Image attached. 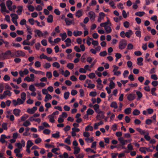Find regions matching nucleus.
Returning <instances> with one entry per match:
<instances>
[{"instance_id":"obj_1","label":"nucleus","mask_w":158,"mask_h":158,"mask_svg":"<svg viewBox=\"0 0 158 158\" xmlns=\"http://www.w3.org/2000/svg\"><path fill=\"white\" fill-rule=\"evenodd\" d=\"M127 41L124 39L121 40L119 43V48L121 50L124 49L127 45Z\"/></svg>"},{"instance_id":"obj_2","label":"nucleus","mask_w":158,"mask_h":158,"mask_svg":"<svg viewBox=\"0 0 158 158\" xmlns=\"http://www.w3.org/2000/svg\"><path fill=\"white\" fill-rule=\"evenodd\" d=\"M10 56L11 57H14V52H11V51L8 50L6 52L3 54V57L4 59H8L9 57L8 56Z\"/></svg>"},{"instance_id":"obj_3","label":"nucleus","mask_w":158,"mask_h":158,"mask_svg":"<svg viewBox=\"0 0 158 158\" xmlns=\"http://www.w3.org/2000/svg\"><path fill=\"white\" fill-rule=\"evenodd\" d=\"M26 54L24 52L22 51L18 50L14 52V55L15 57H18L19 56H24Z\"/></svg>"},{"instance_id":"obj_4","label":"nucleus","mask_w":158,"mask_h":158,"mask_svg":"<svg viewBox=\"0 0 158 158\" xmlns=\"http://www.w3.org/2000/svg\"><path fill=\"white\" fill-rule=\"evenodd\" d=\"M98 114H98L97 116V119L98 120H100L101 119H103L105 117L104 113L102 111H100L98 112Z\"/></svg>"},{"instance_id":"obj_5","label":"nucleus","mask_w":158,"mask_h":158,"mask_svg":"<svg viewBox=\"0 0 158 158\" xmlns=\"http://www.w3.org/2000/svg\"><path fill=\"white\" fill-rule=\"evenodd\" d=\"M89 15L90 19L94 21L96 17V15L95 13L93 11H90L89 12Z\"/></svg>"},{"instance_id":"obj_6","label":"nucleus","mask_w":158,"mask_h":158,"mask_svg":"<svg viewBox=\"0 0 158 158\" xmlns=\"http://www.w3.org/2000/svg\"><path fill=\"white\" fill-rule=\"evenodd\" d=\"M107 20L105 23H103L100 24V26L101 27H106L108 26L111 25V23L108 18H107Z\"/></svg>"},{"instance_id":"obj_7","label":"nucleus","mask_w":158,"mask_h":158,"mask_svg":"<svg viewBox=\"0 0 158 158\" xmlns=\"http://www.w3.org/2000/svg\"><path fill=\"white\" fill-rule=\"evenodd\" d=\"M6 4L9 10L10 11L12 10L11 6L12 4V2L10 0H8L6 2Z\"/></svg>"},{"instance_id":"obj_8","label":"nucleus","mask_w":158,"mask_h":158,"mask_svg":"<svg viewBox=\"0 0 158 158\" xmlns=\"http://www.w3.org/2000/svg\"><path fill=\"white\" fill-rule=\"evenodd\" d=\"M111 25L108 26L106 27H104V29L106 31V34L110 33L112 31V29L111 27Z\"/></svg>"},{"instance_id":"obj_9","label":"nucleus","mask_w":158,"mask_h":158,"mask_svg":"<svg viewBox=\"0 0 158 158\" xmlns=\"http://www.w3.org/2000/svg\"><path fill=\"white\" fill-rule=\"evenodd\" d=\"M20 112L21 111L19 109H15L13 110V113L15 116H18L20 115Z\"/></svg>"},{"instance_id":"obj_10","label":"nucleus","mask_w":158,"mask_h":158,"mask_svg":"<svg viewBox=\"0 0 158 158\" xmlns=\"http://www.w3.org/2000/svg\"><path fill=\"white\" fill-rule=\"evenodd\" d=\"M118 140L120 142L122 145H124L127 143V140H124L123 137H120L118 139Z\"/></svg>"},{"instance_id":"obj_11","label":"nucleus","mask_w":158,"mask_h":158,"mask_svg":"<svg viewBox=\"0 0 158 158\" xmlns=\"http://www.w3.org/2000/svg\"><path fill=\"white\" fill-rule=\"evenodd\" d=\"M33 117H31L29 118L28 120L31 121H35L37 122L38 123H40L41 122V119L40 118H34Z\"/></svg>"},{"instance_id":"obj_12","label":"nucleus","mask_w":158,"mask_h":158,"mask_svg":"<svg viewBox=\"0 0 158 158\" xmlns=\"http://www.w3.org/2000/svg\"><path fill=\"white\" fill-rule=\"evenodd\" d=\"M135 95L134 94H130L127 97V99L129 101H132L135 98Z\"/></svg>"},{"instance_id":"obj_13","label":"nucleus","mask_w":158,"mask_h":158,"mask_svg":"<svg viewBox=\"0 0 158 158\" xmlns=\"http://www.w3.org/2000/svg\"><path fill=\"white\" fill-rule=\"evenodd\" d=\"M17 8L18 10L16 11V13L18 15H20L21 14L23 10V6H18Z\"/></svg>"},{"instance_id":"obj_14","label":"nucleus","mask_w":158,"mask_h":158,"mask_svg":"<svg viewBox=\"0 0 158 158\" xmlns=\"http://www.w3.org/2000/svg\"><path fill=\"white\" fill-rule=\"evenodd\" d=\"M82 12L81 10H78L76 13V16L78 18H80L82 15Z\"/></svg>"},{"instance_id":"obj_15","label":"nucleus","mask_w":158,"mask_h":158,"mask_svg":"<svg viewBox=\"0 0 158 158\" xmlns=\"http://www.w3.org/2000/svg\"><path fill=\"white\" fill-rule=\"evenodd\" d=\"M0 6L1 7V11L3 12L6 11V8L5 4L4 2H2L0 4Z\"/></svg>"},{"instance_id":"obj_16","label":"nucleus","mask_w":158,"mask_h":158,"mask_svg":"<svg viewBox=\"0 0 158 158\" xmlns=\"http://www.w3.org/2000/svg\"><path fill=\"white\" fill-rule=\"evenodd\" d=\"M47 21L48 23H52L53 22V17L52 15H50L48 16Z\"/></svg>"},{"instance_id":"obj_17","label":"nucleus","mask_w":158,"mask_h":158,"mask_svg":"<svg viewBox=\"0 0 158 158\" xmlns=\"http://www.w3.org/2000/svg\"><path fill=\"white\" fill-rule=\"evenodd\" d=\"M133 34V32L132 31L130 30H128V31L127 32L125 33V36H126L128 38H129Z\"/></svg>"},{"instance_id":"obj_18","label":"nucleus","mask_w":158,"mask_h":158,"mask_svg":"<svg viewBox=\"0 0 158 158\" xmlns=\"http://www.w3.org/2000/svg\"><path fill=\"white\" fill-rule=\"evenodd\" d=\"M137 64L138 65L140 66L143 65L142 62L143 60V59L142 57H139L137 59Z\"/></svg>"},{"instance_id":"obj_19","label":"nucleus","mask_w":158,"mask_h":158,"mask_svg":"<svg viewBox=\"0 0 158 158\" xmlns=\"http://www.w3.org/2000/svg\"><path fill=\"white\" fill-rule=\"evenodd\" d=\"M110 106L114 109H117L118 107L117 104L115 102H112L110 104Z\"/></svg>"},{"instance_id":"obj_20","label":"nucleus","mask_w":158,"mask_h":158,"mask_svg":"<svg viewBox=\"0 0 158 158\" xmlns=\"http://www.w3.org/2000/svg\"><path fill=\"white\" fill-rule=\"evenodd\" d=\"M34 32L36 33L39 37H40V36H43V33L42 32L39 30H35L34 31Z\"/></svg>"},{"instance_id":"obj_21","label":"nucleus","mask_w":158,"mask_h":158,"mask_svg":"<svg viewBox=\"0 0 158 158\" xmlns=\"http://www.w3.org/2000/svg\"><path fill=\"white\" fill-rule=\"evenodd\" d=\"M73 33L74 35L76 37L81 35L82 34V32L80 31H74Z\"/></svg>"},{"instance_id":"obj_22","label":"nucleus","mask_w":158,"mask_h":158,"mask_svg":"<svg viewBox=\"0 0 158 158\" xmlns=\"http://www.w3.org/2000/svg\"><path fill=\"white\" fill-rule=\"evenodd\" d=\"M10 16L12 18L11 20L17 19L19 18V17L16 14H11Z\"/></svg>"},{"instance_id":"obj_23","label":"nucleus","mask_w":158,"mask_h":158,"mask_svg":"<svg viewBox=\"0 0 158 158\" xmlns=\"http://www.w3.org/2000/svg\"><path fill=\"white\" fill-rule=\"evenodd\" d=\"M74 151L73 152V153L74 154L76 155L78 154L80 152V149L78 147H74Z\"/></svg>"},{"instance_id":"obj_24","label":"nucleus","mask_w":158,"mask_h":158,"mask_svg":"<svg viewBox=\"0 0 158 158\" xmlns=\"http://www.w3.org/2000/svg\"><path fill=\"white\" fill-rule=\"evenodd\" d=\"M65 21L67 25H70L72 23L71 20L69 19L68 18H66L65 19Z\"/></svg>"},{"instance_id":"obj_25","label":"nucleus","mask_w":158,"mask_h":158,"mask_svg":"<svg viewBox=\"0 0 158 158\" xmlns=\"http://www.w3.org/2000/svg\"><path fill=\"white\" fill-rule=\"evenodd\" d=\"M136 130L139 132L140 134L143 135H144L146 133L145 131L142 130V129L139 128H137L136 129Z\"/></svg>"},{"instance_id":"obj_26","label":"nucleus","mask_w":158,"mask_h":158,"mask_svg":"<svg viewBox=\"0 0 158 158\" xmlns=\"http://www.w3.org/2000/svg\"><path fill=\"white\" fill-rule=\"evenodd\" d=\"M93 130V127L92 126L90 125H88L86 126L85 128V130L86 131H88L89 130L92 131Z\"/></svg>"},{"instance_id":"obj_27","label":"nucleus","mask_w":158,"mask_h":158,"mask_svg":"<svg viewBox=\"0 0 158 158\" xmlns=\"http://www.w3.org/2000/svg\"><path fill=\"white\" fill-rule=\"evenodd\" d=\"M11 92L9 90H6L3 92V94L5 96L6 95H8L9 96H10L11 95Z\"/></svg>"},{"instance_id":"obj_28","label":"nucleus","mask_w":158,"mask_h":158,"mask_svg":"<svg viewBox=\"0 0 158 158\" xmlns=\"http://www.w3.org/2000/svg\"><path fill=\"white\" fill-rule=\"evenodd\" d=\"M26 94L24 92H22L21 94V99L25 101L26 99Z\"/></svg>"},{"instance_id":"obj_29","label":"nucleus","mask_w":158,"mask_h":158,"mask_svg":"<svg viewBox=\"0 0 158 158\" xmlns=\"http://www.w3.org/2000/svg\"><path fill=\"white\" fill-rule=\"evenodd\" d=\"M60 36H61L62 38V40H65L67 37L66 34L65 32L63 33L60 34Z\"/></svg>"},{"instance_id":"obj_30","label":"nucleus","mask_w":158,"mask_h":158,"mask_svg":"<svg viewBox=\"0 0 158 158\" xmlns=\"http://www.w3.org/2000/svg\"><path fill=\"white\" fill-rule=\"evenodd\" d=\"M60 136V132L59 131H57L56 133L53 134L52 135V137L55 138H59Z\"/></svg>"},{"instance_id":"obj_31","label":"nucleus","mask_w":158,"mask_h":158,"mask_svg":"<svg viewBox=\"0 0 158 158\" xmlns=\"http://www.w3.org/2000/svg\"><path fill=\"white\" fill-rule=\"evenodd\" d=\"M131 109L128 108L124 110V113L127 114H129L131 113Z\"/></svg>"},{"instance_id":"obj_32","label":"nucleus","mask_w":158,"mask_h":158,"mask_svg":"<svg viewBox=\"0 0 158 158\" xmlns=\"http://www.w3.org/2000/svg\"><path fill=\"white\" fill-rule=\"evenodd\" d=\"M145 14V12H137L135 13V15L136 16H143Z\"/></svg>"},{"instance_id":"obj_33","label":"nucleus","mask_w":158,"mask_h":158,"mask_svg":"<svg viewBox=\"0 0 158 158\" xmlns=\"http://www.w3.org/2000/svg\"><path fill=\"white\" fill-rule=\"evenodd\" d=\"M86 113L89 115H92L94 113V110L90 108L88 109L86 112Z\"/></svg>"},{"instance_id":"obj_34","label":"nucleus","mask_w":158,"mask_h":158,"mask_svg":"<svg viewBox=\"0 0 158 158\" xmlns=\"http://www.w3.org/2000/svg\"><path fill=\"white\" fill-rule=\"evenodd\" d=\"M33 145V143H32L31 140H28L27 143V147L30 148Z\"/></svg>"},{"instance_id":"obj_35","label":"nucleus","mask_w":158,"mask_h":158,"mask_svg":"<svg viewBox=\"0 0 158 158\" xmlns=\"http://www.w3.org/2000/svg\"><path fill=\"white\" fill-rule=\"evenodd\" d=\"M140 113V111L137 109L134 110L132 112L133 114L134 115H139Z\"/></svg>"},{"instance_id":"obj_36","label":"nucleus","mask_w":158,"mask_h":158,"mask_svg":"<svg viewBox=\"0 0 158 158\" xmlns=\"http://www.w3.org/2000/svg\"><path fill=\"white\" fill-rule=\"evenodd\" d=\"M115 86V83L112 80H111L110 83L109 87L110 89H112L114 88Z\"/></svg>"},{"instance_id":"obj_37","label":"nucleus","mask_w":158,"mask_h":158,"mask_svg":"<svg viewBox=\"0 0 158 158\" xmlns=\"http://www.w3.org/2000/svg\"><path fill=\"white\" fill-rule=\"evenodd\" d=\"M31 124V123L28 121V120H26L25 122L23 123V125L24 127H27L28 126L30 125Z\"/></svg>"},{"instance_id":"obj_38","label":"nucleus","mask_w":158,"mask_h":158,"mask_svg":"<svg viewBox=\"0 0 158 158\" xmlns=\"http://www.w3.org/2000/svg\"><path fill=\"white\" fill-rule=\"evenodd\" d=\"M53 67H56L57 68L59 69L60 67V65L57 62H55L52 64Z\"/></svg>"},{"instance_id":"obj_39","label":"nucleus","mask_w":158,"mask_h":158,"mask_svg":"<svg viewBox=\"0 0 158 158\" xmlns=\"http://www.w3.org/2000/svg\"><path fill=\"white\" fill-rule=\"evenodd\" d=\"M67 67L69 69H72L74 68V64L73 63H69L67 64Z\"/></svg>"},{"instance_id":"obj_40","label":"nucleus","mask_w":158,"mask_h":158,"mask_svg":"<svg viewBox=\"0 0 158 158\" xmlns=\"http://www.w3.org/2000/svg\"><path fill=\"white\" fill-rule=\"evenodd\" d=\"M48 118L49 119L50 121L52 123H53L55 121L54 116H52L51 115H49L48 117Z\"/></svg>"},{"instance_id":"obj_41","label":"nucleus","mask_w":158,"mask_h":158,"mask_svg":"<svg viewBox=\"0 0 158 158\" xmlns=\"http://www.w3.org/2000/svg\"><path fill=\"white\" fill-rule=\"evenodd\" d=\"M107 54V53L106 51L102 52L99 53V55L101 56H105Z\"/></svg>"},{"instance_id":"obj_42","label":"nucleus","mask_w":158,"mask_h":158,"mask_svg":"<svg viewBox=\"0 0 158 158\" xmlns=\"http://www.w3.org/2000/svg\"><path fill=\"white\" fill-rule=\"evenodd\" d=\"M29 89L32 92H35L36 90L35 87L33 85H31L29 86Z\"/></svg>"},{"instance_id":"obj_43","label":"nucleus","mask_w":158,"mask_h":158,"mask_svg":"<svg viewBox=\"0 0 158 158\" xmlns=\"http://www.w3.org/2000/svg\"><path fill=\"white\" fill-rule=\"evenodd\" d=\"M46 76L49 79H50L52 77V74L51 72H47L46 73Z\"/></svg>"},{"instance_id":"obj_44","label":"nucleus","mask_w":158,"mask_h":158,"mask_svg":"<svg viewBox=\"0 0 158 158\" xmlns=\"http://www.w3.org/2000/svg\"><path fill=\"white\" fill-rule=\"evenodd\" d=\"M27 8L28 10L31 12L35 10L34 7L32 5H29L28 6H27Z\"/></svg>"},{"instance_id":"obj_45","label":"nucleus","mask_w":158,"mask_h":158,"mask_svg":"<svg viewBox=\"0 0 158 158\" xmlns=\"http://www.w3.org/2000/svg\"><path fill=\"white\" fill-rule=\"evenodd\" d=\"M156 90V89L155 88H152L151 89V92L152 94L153 95L156 96L157 94L155 92V91Z\"/></svg>"},{"instance_id":"obj_46","label":"nucleus","mask_w":158,"mask_h":158,"mask_svg":"<svg viewBox=\"0 0 158 158\" xmlns=\"http://www.w3.org/2000/svg\"><path fill=\"white\" fill-rule=\"evenodd\" d=\"M7 123H3L2 125V127L4 130H6L7 129Z\"/></svg>"},{"instance_id":"obj_47","label":"nucleus","mask_w":158,"mask_h":158,"mask_svg":"<svg viewBox=\"0 0 158 158\" xmlns=\"http://www.w3.org/2000/svg\"><path fill=\"white\" fill-rule=\"evenodd\" d=\"M35 65L36 67H40L41 66L40 62L38 61H36L35 63Z\"/></svg>"},{"instance_id":"obj_48","label":"nucleus","mask_w":158,"mask_h":158,"mask_svg":"<svg viewBox=\"0 0 158 158\" xmlns=\"http://www.w3.org/2000/svg\"><path fill=\"white\" fill-rule=\"evenodd\" d=\"M69 93L68 92H66L64 93V98L65 99H67L69 96Z\"/></svg>"},{"instance_id":"obj_49","label":"nucleus","mask_w":158,"mask_h":158,"mask_svg":"<svg viewBox=\"0 0 158 158\" xmlns=\"http://www.w3.org/2000/svg\"><path fill=\"white\" fill-rule=\"evenodd\" d=\"M86 75H80L79 77V79L80 80H84L86 79Z\"/></svg>"},{"instance_id":"obj_50","label":"nucleus","mask_w":158,"mask_h":158,"mask_svg":"<svg viewBox=\"0 0 158 158\" xmlns=\"http://www.w3.org/2000/svg\"><path fill=\"white\" fill-rule=\"evenodd\" d=\"M51 66V64L49 63H47L44 66V67L45 69L49 68Z\"/></svg>"},{"instance_id":"obj_51","label":"nucleus","mask_w":158,"mask_h":158,"mask_svg":"<svg viewBox=\"0 0 158 158\" xmlns=\"http://www.w3.org/2000/svg\"><path fill=\"white\" fill-rule=\"evenodd\" d=\"M26 21L24 19H23L21 20L20 22V24L21 25H26Z\"/></svg>"},{"instance_id":"obj_52","label":"nucleus","mask_w":158,"mask_h":158,"mask_svg":"<svg viewBox=\"0 0 158 158\" xmlns=\"http://www.w3.org/2000/svg\"><path fill=\"white\" fill-rule=\"evenodd\" d=\"M89 95L91 96L94 97L96 96L97 93L95 91H92L90 93Z\"/></svg>"},{"instance_id":"obj_53","label":"nucleus","mask_w":158,"mask_h":158,"mask_svg":"<svg viewBox=\"0 0 158 158\" xmlns=\"http://www.w3.org/2000/svg\"><path fill=\"white\" fill-rule=\"evenodd\" d=\"M145 148L146 147H141L140 148L139 150L142 152L146 154V152L145 150Z\"/></svg>"},{"instance_id":"obj_54","label":"nucleus","mask_w":158,"mask_h":158,"mask_svg":"<svg viewBox=\"0 0 158 158\" xmlns=\"http://www.w3.org/2000/svg\"><path fill=\"white\" fill-rule=\"evenodd\" d=\"M129 23L127 21H125L123 23L124 26L126 28H128L129 26Z\"/></svg>"},{"instance_id":"obj_55","label":"nucleus","mask_w":158,"mask_h":158,"mask_svg":"<svg viewBox=\"0 0 158 158\" xmlns=\"http://www.w3.org/2000/svg\"><path fill=\"white\" fill-rule=\"evenodd\" d=\"M95 87V85L94 84H88V85L87 87L89 89H93Z\"/></svg>"},{"instance_id":"obj_56","label":"nucleus","mask_w":158,"mask_h":158,"mask_svg":"<svg viewBox=\"0 0 158 158\" xmlns=\"http://www.w3.org/2000/svg\"><path fill=\"white\" fill-rule=\"evenodd\" d=\"M1 28L2 29H6L7 28L8 26L6 24H1L0 25Z\"/></svg>"},{"instance_id":"obj_57","label":"nucleus","mask_w":158,"mask_h":158,"mask_svg":"<svg viewBox=\"0 0 158 158\" xmlns=\"http://www.w3.org/2000/svg\"><path fill=\"white\" fill-rule=\"evenodd\" d=\"M27 112L28 113L30 114H33L35 113V111H34L32 109V108H28L27 109Z\"/></svg>"},{"instance_id":"obj_58","label":"nucleus","mask_w":158,"mask_h":158,"mask_svg":"<svg viewBox=\"0 0 158 158\" xmlns=\"http://www.w3.org/2000/svg\"><path fill=\"white\" fill-rule=\"evenodd\" d=\"M17 102L19 105H20L23 103L24 101L23 100L19 98H18L17 99Z\"/></svg>"},{"instance_id":"obj_59","label":"nucleus","mask_w":158,"mask_h":158,"mask_svg":"<svg viewBox=\"0 0 158 158\" xmlns=\"http://www.w3.org/2000/svg\"><path fill=\"white\" fill-rule=\"evenodd\" d=\"M125 120L126 123H128L130 122L131 119L128 116H126L125 117Z\"/></svg>"},{"instance_id":"obj_60","label":"nucleus","mask_w":158,"mask_h":158,"mask_svg":"<svg viewBox=\"0 0 158 158\" xmlns=\"http://www.w3.org/2000/svg\"><path fill=\"white\" fill-rule=\"evenodd\" d=\"M95 75L94 73H90L89 75V77L91 79H93L95 77Z\"/></svg>"},{"instance_id":"obj_61","label":"nucleus","mask_w":158,"mask_h":158,"mask_svg":"<svg viewBox=\"0 0 158 158\" xmlns=\"http://www.w3.org/2000/svg\"><path fill=\"white\" fill-rule=\"evenodd\" d=\"M43 133L45 134L49 135L50 133V131L48 129H45L44 130Z\"/></svg>"},{"instance_id":"obj_62","label":"nucleus","mask_w":158,"mask_h":158,"mask_svg":"<svg viewBox=\"0 0 158 158\" xmlns=\"http://www.w3.org/2000/svg\"><path fill=\"white\" fill-rule=\"evenodd\" d=\"M15 146L18 148L21 149L22 148V144L20 143H15Z\"/></svg>"},{"instance_id":"obj_63","label":"nucleus","mask_w":158,"mask_h":158,"mask_svg":"<svg viewBox=\"0 0 158 158\" xmlns=\"http://www.w3.org/2000/svg\"><path fill=\"white\" fill-rule=\"evenodd\" d=\"M83 135L84 137L88 138L90 136V135L88 132L85 131L84 132Z\"/></svg>"},{"instance_id":"obj_64","label":"nucleus","mask_w":158,"mask_h":158,"mask_svg":"<svg viewBox=\"0 0 158 158\" xmlns=\"http://www.w3.org/2000/svg\"><path fill=\"white\" fill-rule=\"evenodd\" d=\"M109 4L111 5V6L114 9L116 8V6H114V4L113 1L112 0L110 1L109 2Z\"/></svg>"}]
</instances>
